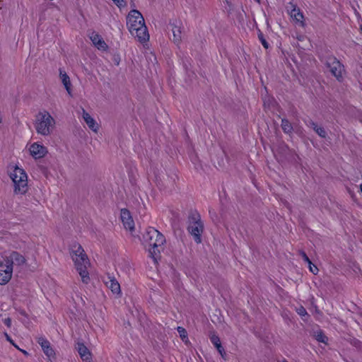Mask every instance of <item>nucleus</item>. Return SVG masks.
I'll use <instances>...</instances> for the list:
<instances>
[{"label": "nucleus", "instance_id": "14", "mask_svg": "<svg viewBox=\"0 0 362 362\" xmlns=\"http://www.w3.org/2000/svg\"><path fill=\"white\" fill-rule=\"evenodd\" d=\"M90 39L93 45L100 51L105 52L107 50L108 46L103 38L97 33H92L90 35Z\"/></svg>", "mask_w": 362, "mask_h": 362}, {"label": "nucleus", "instance_id": "8", "mask_svg": "<svg viewBox=\"0 0 362 362\" xmlns=\"http://www.w3.org/2000/svg\"><path fill=\"white\" fill-rule=\"evenodd\" d=\"M326 66L337 78L341 77L343 66L336 57H329L326 60Z\"/></svg>", "mask_w": 362, "mask_h": 362}, {"label": "nucleus", "instance_id": "1", "mask_svg": "<svg viewBox=\"0 0 362 362\" xmlns=\"http://www.w3.org/2000/svg\"><path fill=\"white\" fill-rule=\"evenodd\" d=\"M127 28L131 35L141 43L149 40V34L143 15L137 10H131L127 16Z\"/></svg>", "mask_w": 362, "mask_h": 362}, {"label": "nucleus", "instance_id": "16", "mask_svg": "<svg viewBox=\"0 0 362 362\" xmlns=\"http://www.w3.org/2000/svg\"><path fill=\"white\" fill-rule=\"evenodd\" d=\"M107 286L110 289L112 293L115 295L117 297H119L121 295V288L120 285L115 279L110 278L107 281H106Z\"/></svg>", "mask_w": 362, "mask_h": 362}, {"label": "nucleus", "instance_id": "28", "mask_svg": "<svg viewBox=\"0 0 362 362\" xmlns=\"http://www.w3.org/2000/svg\"><path fill=\"white\" fill-rule=\"evenodd\" d=\"M3 322L7 326V327H10L11 325V320L9 317H6L5 319L3 320Z\"/></svg>", "mask_w": 362, "mask_h": 362}, {"label": "nucleus", "instance_id": "17", "mask_svg": "<svg viewBox=\"0 0 362 362\" xmlns=\"http://www.w3.org/2000/svg\"><path fill=\"white\" fill-rule=\"evenodd\" d=\"M59 78L62 84L64 85L65 89L66 90L68 94L71 95L72 93V86L71 83L69 78V76L64 71H60Z\"/></svg>", "mask_w": 362, "mask_h": 362}, {"label": "nucleus", "instance_id": "2", "mask_svg": "<svg viewBox=\"0 0 362 362\" xmlns=\"http://www.w3.org/2000/svg\"><path fill=\"white\" fill-rule=\"evenodd\" d=\"M70 256L81 281L85 284H88L90 280L88 271L90 263L81 245L77 243L72 245Z\"/></svg>", "mask_w": 362, "mask_h": 362}, {"label": "nucleus", "instance_id": "5", "mask_svg": "<svg viewBox=\"0 0 362 362\" xmlns=\"http://www.w3.org/2000/svg\"><path fill=\"white\" fill-rule=\"evenodd\" d=\"M55 124V119L51 114L46 110H43L37 114L34 127L38 134L47 136L52 134Z\"/></svg>", "mask_w": 362, "mask_h": 362}, {"label": "nucleus", "instance_id": "29", "mask_svg": "<svg viewBox=\"0 0 362 362\" xmlns=\"http://www.w3.org/2000/svg\"><path fill=\"white\" fill-rule=\"evenodd\" d=\"M6 339H7L10 343H11V344H13L16 348H18V346H17V345H16V344L13 343V340L11 339V337H10L7 334H6Z\"/></svg>", "mask_w": 362, "mask_h": 362}, {"label": "nucleus", "instance_id": "9", "mask_svg": "<svg viewBox=\"0 0 362 362\" xmlns=\"http://www.w3.org/2000/svg\"><path fill=\"white\" fill-rule=\"evenodd\" d=\"M81 117L86 127L95 134H98L100 129V124L89 112L83 110Z\"/></svg>", "mask_w": 362, "mask_h": 362}, {"label": "nucleus", "instance_id": "4", "mask_svg": "<svg viewBox=\"0 0 362 362\" xmlns=\"http://www.w3.org/2000/svg\"><path fill=\"white\" fill-rule=\"evenodd\" d=\"M8 175L13 182L14 192L18 194H25L28 190V175L21 164H10Z\"/></svg>", "mask_w": 362, "mask_h": 362}, {"label": "nucleus", "instance_id": "18", "mask_svg": "<svg viewBox=\"0 0 362 362\" xmlns=\"http://www.w3.org/2000/svg\"><path fill=\"white\" fill-rule=\"evenodd\" d=\"M288 13L291 17L296 21L302 23L303 16L295 5L291 4L290 7L288 8Z\"/></svg>", "mask_w": 362, "mask_h": 362}, {"label": "nucleus", "instance_id": "21", "mask_svg": "<svg viewBox=\"0 0 362 362\" xmlns=\"http://www.w3.org/2000/svg\"><path fill=\"white\" fill-rule=\"evenodd\" d=\"M177 332L179 333V336L181 338V339L185 343V344H188L189 343V339H188V337H187V331L185 330V329H184L183 327H177Z\"/></svg>", "mask_w": 362, "mask_h": 362}, {"label": "nucleus", "instance_id": "10", "mask_svg": "<svg viewBox=\"0 0 362 362\" xmlns=\"http://www.w3.org/2000/svg\"><path fill=\"white\" fill-rule=\"evenodd\" d=\"M203 223L199 219L194 218L189 224V231L197 243L201 242L200 236L203 232Z\"/></svg>", "mask_w": 362, "mask_h": 362}, {"label": "nucleus", "instance_id": "26", "mask_svg": "<svg viewBox=\"0 0 362 362\" xmlns=\"http://www.w3.org/2000/svg\"><path fill=\"white\" fill-rule=\"evenodd\" d=\"M119 8L124 6V0H112Z\"/></svg>", "mask_w": 362, "mask_h": 362}, {"label": "nucleus", "instance_id": "19", "mask_svg": "<svg viewBox=\"0 0 362 362\" xmlns=\"http://www.w3.org/2000/svg\"><path fill=\"white\" fill-rule=\"evenodd\" d=\"M211 343L215 346L218 353L223 356L225 354L224 349L222 347L219 337L215 334H212L210 337Z\"/></svg>", "mask_w": 362, "mask_h": 362}, {"label": "nucleus", "instance_id": "33", "mask_svg": "<svg viewBox=\"0 0 362 362\" xmlns=\"http://www.w3.org/2000/svg\"><path fill=\"white\" fill-rule=\"evenodd\" d=\"M361 192H362V184L360 186Z\"/></svg>", "mask_w": 362, "mask_h": 362}, {"label": "nucleus", "instance_id": "12", "mask_svg": "<svg viewBox=\"0 0 362 362\" xmlns=\"http://www.w3.org/2000/svg\"><path fill=\"white\" fill-rule=\"evenodd\" d=\"M120 219L124 227L130 231L134 228V222L129 210L122 209L120 211Z\"/></svg>", "mask_w": 362, "mask_h": 362}, {"label": "nucleus", "instance_id": "11", "mask_svg": "<svg viewBox=\"0 0 362 362\" xmlns=\"http://www.w3.org/2000/svg\"><path fill=\"white\" fill-rule=\"evenodd\" d=\"M170 27L173 34L171 40L175 44L179 45L182 37V23L177 21H175L170 24Z\"/></svg>", "mask_w": 362, "mask_h": 362}, {"label": "nucleus", "instance_id": "27", "mask_svg": "<svg viewBox=\"0 0 362 362\" xmlns=\"http://www.w3.org/2000/svg\"><path fill=\"white\" fill-rule=\"evenodd\" d=\"M298 313L301 316H305L307 314L306 310L303 307L299 308L297 310Z\"/></svg>", "mask_w": 362, "mask_h": 362}, {"label": "nucleus", "instance_id": "13", "mask_svg": "<svg viewBox=\"0 0 362 362\" xmlns=\"http://www.w3.org/2000/svg\"><path fill=\"white\" fill-rule=\"evenodd\" d=\"M76 349L78 351V354L80 356L81 360L84 362H92L93 361V354L89 349L85 346L83 343L78 342L76 344Z\"/></svg>", "mask_w": 362, "mask_h": 362}, {"label": "nucleus", "instance_id": "31", "mask_svg": "<svg viewBox=\"0 0 362 362\" xmlns=\"http://www.w3.org/2000/svg\"><path fill=\"white\" fill-rule=\"evenodd\" d=\"M303 260L305 261L308 264H309V262H311L305 254L303 255Z\"/></svg>", "mask_w": 362, "mask_h": 362}, {"label": "nucleus", "instance_id": "32", "mask_svg": "<svg viewBox=\"0 0 362 362\" xmlns=\"http://www.w3.org/2000/svg\"><path fill=\"white\" fill-rule=\"evenodd\" d=\"M18 350H20L21 352H23L24 354H27V352L23 349H21L20 348H17Z\"/></svg>", "mask_w": 362, "mask_h": 362}, {"label": "nucleus", "instance_id": "3", "mask_svg": "<svg viewBox=\"0 0 362 362\" xmlns=\"http://www.w3.org/2000/svg\"><path fill=\"white\" fill-rule=\"evenodd\" d=\"M165 242L164 236L153 228H148L144 235V246L155 262L163 250Z\"/></svg>", "mask_w": 362, "mask_h": 362}, {"label": "nucleus", "instance_id": "24", "mask_svg": "<svg viewBox=\"0 0 362 362\" xmlns=\"http://www.w3.org/2000/svg\"><path fill=\"white\" fill-rule=\"evenodd\" d=\"M317 339L319 341H321L322 343H325L326 344L327 342V337L326 336H325L322 333H320L317 335Z\"/></svg>", "mask_w": 362, "mask_h": 362}, {"label": "nucleus", "instance_id": "7", "mask_svg": "<svg viewBox=\"0 0 362 362\" xmlns=\"http://www.w3.org/2000/svg\"><path fill=\"white\" fill-rule=\"evenodd\" d=\"M13 274L12 262L8 258L0 259V285L6 284Z\"/></svg>", "mask_w": 362, "mask_h": 362}, {"label": "nucleus", "instance_id": "20", "mask_svg": "<svg viewBox=\"0 0 362 362\" xmlns=\"http://www.w3.org/2000/svg\"><path fill=\"white\" fill-rule=\"evenodd\" d=\"M10 261L12 262V264L14 263L18 265H23L25 263V257L22 255L16 252L11 254Z\"/></svg>", "mask_w": 362, "mask_h": 362}, {"label": "nucleus", "instance_id": "15", "mask_svg": "<svg viewBox=\"0 0 362 362\" xmlns=\"http://www.w3.org/2000/svg\"><path fill=\"white\" fill-rule=\"evenodd\" d=\"M37 342L41 346L45 354L48 357V362H50L55 356V352L50 346V343L46 339L42 337L38 339Z\"/></svg>", "mask_w": 362, "mask_h": 362}, {"label": "nucleus", "instance_id": "22", "mask_svg": "<svg viewBox=\"0 0 362 362\" xmlns=\"http://www.w3.org/2000/svg\"><path fill=\"white\" fill-rule=\"evenodd\" d=\"M314 130L320 136L323 137V138H325L326 136V134H327L326 132L322 127L315 125L314 127Z\"/></svg>", "mask_w": 362, "mask_h": 362}, {"label": "nucleus", "instance_id": "25", "mask_svg": "<svg viewBox=\"0 0 362 362\" xmlns=\"http://www.w3.org/2000/svg\"><path fill=\"white\" fill-rule=\"evenodd\" d=\"M309 270L310 272H312L314 274H316L318 272L317 267L314 265L311 262H309Z\"/></svg>", "mask_w": 362, "mask_h": 362}, {"label": "nucleus", "instance_id": "30", "mask_svg": "<svg viewBox=\"0 0 362 362\" xmlns=\"http://www.w3.org/2000/svg\"><path fill=\"white\" fill-rule=\"evenodd\" d=\"M261 42L264 48L267 49L269 47V45L265 40L261 39Z\"/></svg>", "mask_w": 362, "mask_h": 362}, {"label": "nucleus", "instance_id": "23", "mask_svg": "<svg viewBox=\"0 0 362 362\" xmlns=\"http://www.w3.org/2000/svg\"><path fill=\"white\" fill-rule=\"evenodd\" d=\"M281 127L283 130L286 133L290 132L291 130V124L287 120H282Z\"/></svg>", "mask_w": 362, "mask_h": 362}, {"label": "nucleus", "instance_id": "6", "mask_svg": "<svg viewBox=\"0 0 362 362\" xmlns=\"http://www.w3.org/2000/svg\"><path fill=\"white\" fill-rule=\"evenodd\" d=\"M25 149L28 155L35 160L42 159L48 154L47 148L39 141L28 143Z\"/></svg>", "mask_w": 362, "mask_h": 362}]
</instances>
